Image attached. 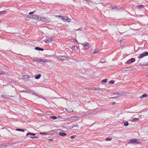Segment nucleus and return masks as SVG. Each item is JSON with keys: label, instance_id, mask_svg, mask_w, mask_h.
I'll use <instances>...</instances> for the list:
<instances>
[{"label": "nucleus", "instance_id": "obj_1", "mask_svg": "<svg viewBox=\"0 0 148 148\" xmlns=\"http://www.w3.org/2000/svg\"><path fill=\"white\" fill-rule=\"evenodd\" d=\"M138 139H132L129 140V143L132 144H140L141 143L138 141Z\"/></svg>", "mask_w": 148, "mask_h": 148}, {"label": "nucleus", "instance_id": "obj_2", "mask_svg": "<svg viewBox=\"0 0 148 148\" xmlns=\"http://www.w3.org/2000/svg\"><path fill=\"white\" fill-rule=\"evenodd\" d=\"M58 58L59 60H65L66 59L69 60L70 59L69 57L68 56L67 57L63 56H58Z\"/></svg>", "mask_w": 148, "mask_h": 148}, {"label": "nucleus", "instance_id": "obj_3", "mask_svg": "<svg viewBox=\"0 0 148 148\" xmlns=\"http://www.w3.org/2000/svg\"><path fill=\"white\" fill-rule=\"evenodd\" d=\"M40 17H39L38 15H34L32 16H31L29 18L31 19H34L36 20H40Z\"/></svg>", "mask_w": 148, "mask_h": 148}, {"label": "nucleus", "instance_id": "obj_4", "mask_svg": "<svg viewBox=\"0 0 148 148\" xmlns=\"http://www.w3.org/2000/svg\"><path fill=\"white\" fill-rule=\"evenodd\" d=\"M53 38V37L52 36L51 37H48L47 38L45 39L44 41L47 43H49L52 41Z\"/></svg>", "mask_w": 148, "mask_h": 148}, {"label": "nucleus", "instance_id": "obj_5", "mask_svg": "<svg viewBox=\"0 0 148 148\" xmlns=\"http://www.w3.org/2000/svg\"><path fill=\"white\" fill-rule=\"evenodd\" d=\"M148 55V52L147 51H145L143 53L141 54L140 56L138 57V58H141L146 56Z\"/></svg>", "mask_w": 148, "mask_h": 148}, {"label": "nucleus", "instance_id": "obj_6", "mask_svg": "<svg viewBox=\"0 0 148 148\" xmlns=\"http://www.w3.org/2000/svg\"><path fill=\"white\" fill-rule=\"evenodd\" d=\"M57 16L58 17H61L62 20H63L64 21H67V22H70L71 21V19H70L68 18H66L64 19V17L62 16Z\"/></svg>", "mask_w": 148, "mask_h": 148}, {"label": "nucleus", "instance_id": "obj_7", "mask_svg": "<svg viewBox=\"0 0 148 148\" xmlns=\"http://www.w3.org/2000/svg\"><path fill=\"white\" fill-rule=\"evenodd\" d=\"M40 21H42L46 22H48V20L45 17L42 18L40 17Z\"/></svg>", "mask_w": 148, "mask_h": 148}, {"label": "nucleus", "instance_id": "obj_8", "mask_svg": "<svg viewBox=\"0 0 148 148\" xmlns=\"http://www.w3.org/2000/svg\"><path fill=\"white\" fill-rule=\"evenodd\" d=\"M132 69L131 67H129L128 68H123L122 71H127L128 70L131 71Z\"/></svg>", "mask_w": 148, "mask_h": 148}, {"label": "nucleus", "instance_id": "obj_9", "mask_svg": "<svg viewBox=\"0 0 148 148\" xmlns=\"http://www.w3.org/2000/svg\"><path fill=\"white\" fill-rule=\"evenodd\" d=\"M35 49L36 50L39 51H43L44 50V49H43L38 47H36Z\"/></svg>", "mask_w": 148, "mask_h": 148}, {"label": "nucleus", "instance_id": "obj_10", "mask_svg": "<svg viewBox=\"0 0 148 148\" xmlns=\"http://www.w3.org/2000/svg\"><path fill=\"white\" fill-rule=\"evenodd\" d=\"M148 96V95L146 94H143L140 97V98L142 99L144 98L147 97Z\"/></svg>", "mask_w": 148, "mask_h": 148}, {"label": "nucleus", "instance_id": "obj_11", "mask_svg": "<svg viewBox=\"0 0 148 148\" xmlns=\"http://www.w3.org/2000/svg\"><path fill=\"white\" fill-rule=\"evenodd\" d=\"M29 135H31L32 136H35L36 135V134L34 133H32L28 132L26 134V136H28Z\"/></svg>", "mask_w": 148, "mask_h": 148}, {"label": "nucleus", "instance_id": "obj_12", "mask_svg": "<svg viewBox=\"0 0 148 148\" xmlns=\"http://www.w3.org/2000/svg\"><path fill=\"white\" fill-rule=\"evenodd\" d=\"M41 76V75L40 74H38L35 76V77L36 79H39Z\"/></svg>", "mask_w": 148, "mask_h": 148}, {"label": "nucleus", "instance_id": "obj_13", "mask_svg": "<svg viewBox=\"0 0 148 148\" xmlns=\"http://www.w3.org/2000/svg\"><path fill=\"white\" fill-rule=\"evenodd\" d=\"M123 123H124V125L126 126H127L129 125L128 122L126 121H123Z\"/></svg>", "mask_w": 148, "mask_h": 148}, {"label": "nucleus", "instance_id": "obj_14", "mask_svg": "<svg viewBox=\"0 0 148 148\" xmlns=\"http://www.w3.org/2000/svg\"><path fill=\"white\" fill-rule=\"evenodd\" d=\"M59 135L61 136H64L66 135V134L64 132H60L59 133Z\"/></svg>", "mask_w": 148, "mask_h": 148}, {"label": "nucleus", "instance_id": "obj_15", "mask_svg": "<svg viewBox=\"0 0 148 148\" xmlns=\"http://www.w3.org/2000/svg\"><path fill=\"white\" fill-rule=\"evenodd\" d=\"M82 44L84 47L89 45V44L87 42H85L84 43H83Z\"/></svg>", "mask_w": 148, "mask_h": 148}, {"label": "nucleus", "instance_id": "obj_16", "mask_svg": "<svg viewBox=\"0 0 148 148\" xmlns=\"http://www.w3.org/2000/svg\"><path fill=\"white\" fill-rule=\"evenodd\" d=\"M16 130H17V131H21V132H24L25 130H26L25 129H21L18 128V129H16Z\"/></svg>", "mask_w": 148, "mask_h": 148}, {"label": "nucleus", "instance_id": "obj_17", "mask_svg": "<svg viewBox=\"0 0 148 148\" xmlns=\"http://www.w3.org/2000/svg\"><path fill=\"white\" fill-rule=\"evenodd\" d=\"M130 61L131 63L134 62L135 61V58H130Z\"/></svg>", "mask_w": 148, "mask_h": 148}, {"label": "nucleus", "instance_id": "obj_18", "mask_svg": "<svg viewBox=\"0 0 148 148\" xmlns=\"http://www.w3.org/2000/svg\"><path fill=\"white\" fill-rule=\"evenodd\" d=\"M107 79H102L101 80V82L102 83H106L107 82Z\"/></svg>", "mask_w": 148, "mask_h": 148}, {"label": "nucleus", "instance_id": "obj_19", "mask_svg": "<svg viewBox=\"0 0 148 148\" xmlns=\"http://www.w3.org/2000/svg\"><path fill=\"white\" fill-rule=\"evenodd\" d=\"M38 60H39V62L41 64L45 62V60H43L40 59Z\"/></svg>", "mask_w": 148, "mask_h": 148}, {"label": "nucleus", "instance_id": "obj_20", "mask_svg": "<svg viewBox=\"0 0 148 148\" xmlns=\"http://www.w3.org/2000/svg\"><path fill=\"white\" fill-rule=\"evenodd\" d=\"M93 52H92V54H94L95 53H98L99 51H96L95 50H93Z\"/></svg>", "mask_w": 148, "mask_h": 148}, {"label": "nucleus", "instance_id": "obj_21", "mask_svg": "<svg viewBox=\"0 0 148 148\" xmlns=\"http://www.w3.org/2000/svg\"><path fill=\"white\" fill-rule=\"evenodd\" d=\"M50 118L53 119H57V117L56 116H50Z\"/></svg>", "mask_w": 148, "mask_h": 148}, {"label": "nucleus", "instance_id": "obj_22", "mask_svg": "<svg viewBox=\"0 0 148 148\" xmlns=\"http://www.w3.org/2000/svg\"><path fill=\"white\" fill-rule=\"evenodd\" d=\"M105 59L104 58H102V59H101L100 62H101V63H104L105 62Z\"/></svg>", "mask_w": 148, "mask_h": 148}, {"label": "nucleus", "instance_id": "obj_23", "mask_svg": "<svg viewBox=\"0 0 148 148\" xmlns=\"http://www.w3.org/2000/svg\"><path fill=\"white\" fill-rule=\"evenodd\" d=\"M144 7V6L143 5H138L137 6V7L139 9H140L141 8H143Z\"/></svg>", "mask_w": 148, "mask_h": 148}, {"label": "nucleus", "instance_id": "obj_24", "mask_svg": "<svg viewBox=\"0 0 148 148\" xmlns=\"http://www.w3.org/2000/svg\"><path fill=\"white\" fill-rule=\"evenodd\" d=\"M134 122L138 121L139 120V119L138 118H134L133 119Z\"/></svg>", "mask_w": 148, "mask_h": 148}, {"label": "nucleus", "instance_id": "obj_25", "mask_svg": "<svg viewBox=\"0 0 148 148\" xmlns=\"http://www.w3.org/2000/svg\"><path fill=\"white\" fill-rule=\"evenodd\" d=\"M112 138L108 137L106 138L105 140L106 141L111 140H112Z\"/></svg>", "mask_w": 148, "mask_h": 148}, {"label": "nucleus", "instance_id": "obj_26", "mask_svg": "<svg viewBox=\"0 0 148 148\" xmlns=\"http://www.w3.org/2000/svg\"><path fill=\"white\" fill-rule=\"evenodd\" d=\"M131 62H130V60H128L125 63V64H130V63H131Z\"/></svg>", "mask_w": 148, "mask_h": 148}, {"label": "nucleus", "instance_id": "obj_27", "mask_svg": "<svg viewBox=\"0 0 148 148\" xmlns=\"http://www.w3.org/2000/svg\"><path fill=\"white\" fill-rule=\"evenodd\" d=\"M6 12L5 11H2L0 12V14H3L5 13Z\"/></svg>", "mask_w": 148, "mask_h": 148}, {"label": "nucleus", "instance_id": "obj_28", "mask_svg": "<svg viewBox=\"0 0 148 148\" xmlns=\"http://www.w3.org/2000/svg\"><path fill=\"white\" fill-rule=\"evenodd\" d=\"M1 74H2L7 75V73L6 72H5L3 71H1Z\"/></svg>", "mask_w": 148, "mask_h": 148}, {"label": "nucleus", "instance_id": "obj_29", "mask_svg": "<svg viewBox=\"0 0 148 148\" xmlns=\"http://www.w3.org/2000/svg\"><path fill=\"white\" fill-rule=\"evenodd\" d=\"M71 48L73 49H75V48H76V49H78V47L76 46H73Z\"/></svg>", "mask_w": 148, "mask_h": 148}, {"label": "nucleus", "instance_id": "obj_30", "mask_svg": "<svg viewBox=\"0 0 148 148\" xmlns=\"http://www.w3.org/2000/svg\"><path fill=\"white\" fill-rule=\"evenodd\" d=\"M89 48V45L86 46L84 47V48L85 49H88Z\"/></svg>", "mask_w": 148, "mask_h": 148}, {"label": "nucleus", "instance_id": "obj_31", "mask_svg": "<svg viewBox=\"0 0 148 148\" xmlns=\"http://www.w3.org/2000/svg\"><path fill=\"white\" fill-rule=\"evenodd\" d=\"M40 60L39 59H32V60L34 61H37L39 62V60Z\"/></svg>", "mask_w": 148, "mask_h": 148}, {"label": "nucleus", "instance_id": "obj_32", "mask_svg": "<svg viewBox=\"0 0 148 148\" xmlns=\"http://www.w3.org/2000/svg\"><path fill=\"white\" fill-rule=\"evenodd\" d=\"M114 83V81L113 80H111L109 83L110 84H113Z\"/></svg>", "mask_w": 148, "mask_h": 148}, {"label": "nucleus", "instance_id": "obj_33", "mask_svg": "<svg viewBox=\"0 0 148 148\" xmlns=\"http://www.w3.org/2000/svg\"><path fill=\"white\" fill-rule=\"evenodd\" d=\"M40 134H41L45 135L46 134V133L45 132H40Z\"/></svg>", "mask_w": 148, "mask_h": 148}, {"label": "nucleus", "instance_id": "obj_34", "mask_svg": "<svg viewBox=\"0 0 148 148\" xmlns=\"http://www.w3.org/2000/svg\"><path fill=\"white\" fill-rule=\"evenodd\" d=\"M3 146H4V147H6L7 146V145L6 144H4V145H0V147H3Z\"/></svg>", "mask_w": 148, "mask_h": 148}, {"label": "nucleus", "instance_id": "obj_35", "mask_svg": "<svg viewBox=\"0 0 148 148\" xmlns=\"http://www.w3.org/2000/svg\"><path fill=\"white\" fill-rule=\"evenodd\" d=\"M117 8V7H114V6H113V7H112V9L113 10V9H114V10H115L116 9V8Z\"/></svg>", "mask_w": 148, "mask_h": 148}, {"label": "nucleus", "instance_id": "obj_36", "mask_svg": "<svg viewBox=\"0 0 148 148\" xmlns=\"http://www.w3.org/2000/svg\"><path fill=\"white\" fill-rule=\"evenodd\" d=\"M33 95H35L36 96H38L39 97H40V96L38 95H37L36 93H33Z\"/></svg>", "mask_w": 148, "mask_h": 148}, {"label": "nucleus", "instance_id": "obj_37", "mask_svg": "<svg viewBox=\"0 0 148 148\" xmlns=\"http://www.w3.org/2000/svg\"><path fill=\"white\" fill-rule=\"evenodd\" d=\"M75 136H72L71 137V138L72 139H73L75 138Z\"/></svg>", "mask_w": 148, "mask_h": 148}, {"label": "nucleus", "instance_id": "obj_38", "mask_svg": "<svg viewBox=\"0 0 148 148\" xmlns=\"http://www.w3.org/2000/svg\"><path fill=\"white\" fill-rule=\"evenodd\" d=\"M34 11L30 12L29 13V14L30 15L34 13Z\"/></svg>", "mask_w": 148, "mask_h": 148}, {"label": "nucleus", "instance_id": "obj_39", "mask_svg": "<svg viewBox=\"0 0 148 148\" xmlns=\"http://www.w3.org/2000/svg\"><path fill=\"white\" fill-rule=\"evenodd\" d=\"M117 7V8H116L115 10H119V7Z\"/></svg>", "mask_w": 148, "mask_h": 148}, {"label": "nucleus", "instance_id": "obj_40", "mask_svg": "<svg viewBox=\"0 0 148 148\" xmlns=\"http://www.w3.org/2000/svg\"><path fill=\"white\" fill-rule=\"evenodd\" d=\"M49 140L50 141H53V139H49Z\"/></svg>", "mask_w": 148, "mask_h": 148}, {"label": "nucleus", "instance_id": "obj_41", "mask_svg": "<svg viewBox=\"0 0 148 148\" xmlns=\"http://www.w3.org/2000/svg\"><path fill=\"white\" fill-rule=\"evenodd\" d=\"M73 42H74V41H77V40L76 39H73Z\"/></svg>", "mask_w": 148, "mask_h": 148}, {"label": "nucleus", "instance_id": "obj_42", "mask_svg": "<svg viewBox=\"0 0 148 148\" xmlns=\"http://www.w3.org/2000/svg\"><path fill=\"white\" fill-rule=\"evenodd\" d=\"M38 138V136H34V138Z\"/></svg>", "mask_w": 148, "mask_h": 148}, {"label": "nucleus", "instance_id": "obj_43", "mask_svg": "<svg viewBox=\"0 0 148 148\" xmlns=\"http://www.w3.org/2000/svg\"><path fill=\"white\" fill-rule=\"evenodd\" d=\"M142 66H147V65H148V63L147 64H143V65H141Z\"/></svg>", "mask_w": 148, "mask_h": 148}, {"label": "nucleus", "instance_id": "obj_44", "mask_svg": "<svg viewBox=\"0 0 148 148\" xmlns=\"http://www.w3.org/2000/svg\"><path fill=\"white\" fill-rule=\"evenodd\" d=\"M117 95H121V94H120L119 92H117Z\"/></svg>", "mask_w": 148, "mask_h": 148}, {"label": "nucleus", "instance_id": "obj_45", "mask_svg": "<svg viewBox=\"0 0 148 148\" xmlns=\"http://www.w3.org/2000/svg\"><path fill=\"white\" fill-rule=\"evenodd\" d=\"M115 104V102H113L112 103V105H114Z\"/></svg>", "mask_w": 148, "mask_h": 148}, {"label": "nucleus", "instance_id": "obj_46", "mask_svg": "<svg viewBox=\"0 0 148 148\" xmlns=\"http://www.w3.org/2000/svg\"><path fill=\"white\" fill-rule=\"evenodd\" d=\"M14 143V142H12V144H15V143Z\"/></svg>", "mask_w": 148, "mask_h": 148}, {"label": "nucleus", "instance_id": "obj_47", "mask_svg": "<svg viewBox=\"0 0 148 148\" xmlns=\"http://www.w3.org/2000/svg\"><path fill=\"white\" fill-rule=\"evenodd\" d=\"M31 16L29 14V15H27V16L28 17H30V16Z\"/></svg>", "mask_w": 148, "mask_h": 148}, {"label": "nucleus", "instance_id": "obj_48", "mask_svg": "<svg viewBox=\"0 0 148 148\" xmlns=\"http://www.w3.org/2000/svg\"><path fill=\"white\" fill-rule=\"evenodd\" d=\"M113 94L114 95H116V94H117V93H116V92H115V93L114 92L113 93Z\"/></svg>", "mask_w": 148, "mask_h": 148}, {"label": "nucleus", "instance_id": "obj_49", "mask_svg": "<svg viewBox=\"0 0 148 148\" xmlns=\"http://www.w3.org/2000/svg\"><path fill=\"white\" fill-rule=\"evenodd\" d=\"M30 137L32 138H34V136H30Z\"/></svg>", "mask_w": 148, "mask_h": 148}, {"label": "nucleus", "instance_id": "obj_50", "mask_svg": "<svg viewBox=\"0 0 148 148\" xmlns=\"http://www.w3.org/2000/svg\"><path fill=\"white\" fill-rule=\"evenodd\" d=\"M112 97L111 98H116V97Z\"/></svg>", "mask_w": 148, "mask_h": 148}, {"label": "nucleus", "instance_id": "obj_51", "mask_svg": "<svg viewBox=\"0 0 148 148\" xmlns=\"http://www.w3.org/2000/svg\"><path fill=\"white\" fill-rule=\"evenodd\" d=\"M76 125H73V127H74V126H76Z\"/></svg>", "mask_w": 148, "mask_h": 148}, {"label": "nucleus", "instance_id": "obj_52", "mask_svg": "<svg viewBox=\"0 0 148 148\" xmlns=\"http://www.w3.org/2000/svg\"><path fill=\"white\" fill-rule=\"evenodd\" d=\"M1 71H0V75L1 74Z\"/></svg>", "mask_w": 148, "mask_h": 148}, {"label": "nucleus", "instance_id": "obj_53", "mask_svg": "<svg viewBox=\"0 0 148 148\" xmlns=\"http://www.w3.org/2000/svg\"><path fill=\"white\" fill-rule=\"evenodd\" d=\"M76 49V48H75V49Z\"/></svg>", "mask_w": 148, "mask_h": 148}, {"label": "nucleus", "instance_id": "obj_54", "mask_svg": "<svg viewBox=\"0 0 148 148\" xmlns=\"http://www.w3.org/2000/svg\"><path fill=\"white\" fill-rule=\"evenodd\" d=\"M29 76H28V78H29Z\"/></svg>", "mask_w": 148, "mask_h": 148}, {"label": "nucleus", "instance_id": "obj_55", "mask_svg": "<svg viewBox=\"0 0 148 148\" xmlns=\"http://www.w3.org/2000/svg\"><path fill=\"white\" fill-rule=\"evenodd\" d=\"M147 76H148V74L147 75Z\"/></svg>", "mask_w": 148, "mask_h": 148}, {"label": "nucleus", "instance_id": "obj_56", "mask_svg": "<svg viewBox=\"0 0 148 148\" xmlns=\"http://www.w3.org/2000/svg\"><path fill=\"white\" fill-rule=\"evenodd\" d=\"M42 98L44 99V98H43V97H42Z\"/></svg>", "mask_w": 148, "mask_h": 148}]
</instances>
